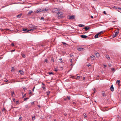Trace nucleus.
I'll use <instances>...</instances> for the list:
<instances>
[{
    "mask_svg": "<svg viewBox=\"0 0 121 121\" xmlns=\"http://www.w3.org/2000/svg\"><path fill=\"white\" fill-rule=\"evenodd\" d=\"M29 26L30 27L32 28L30 30V31L35 30L37 29V27L34 25H30Z\"/></svg>",
    "mask_w": 121,
    "mask_h": 121,
    "instance_id": "f257e3e1",
    "label": "nucleus"
},
{
    "mask_svg": "<svg viewBox=\"0 0 121 121\" xmlns=\"http://www.w3.org/2000/svg\"><path fill=\"white\" fill-rule=\"evenodd\" d=\"M69 17V19L71 20H73L75 19V16L74 15H73L72 16H70Z\"/></svg>",
    "mask_w": 121,
    "mask_h": 121,
    "instance_id": "f03ea898",
    "label": "nucleus"
},
{
    "mask_svg": "<svg viewBox=\"0 0 121 121\" xmlns=\"http://www.w3.org/2000/svg\"><path fill=\"white\" fill-rule=\"evenodd\" d=\"M58 9L57 8L54 9L52 10V12L53 13H58Z\"/></svg>",
    "mask_w": 121,
    "mask_h": 121,
    "instance_id": "7ed1b4c3",
    "label": "nucleus"
},
{
    "mask_svg": "<svg viewBox=\"0 0 121 121\" xmlns=\"http://www.w3.org/2000/svg\"><path fill=\"white\" fill-rule=\"evenodd\" d=\"M42 10V11H43V13H45L48 10V9L47 8H46L45 9H43Z\"/></svg>",
    "mask_w": 121,
    "mask_h": 121,
    "instance_id": "20e7f679",
    "label": "nucleus"
},
{
    "mask_svg": "<svg viewBox=\"0 0 121 121\" xmlns=\"http://www.w3.org/2000/svg\"><path fill=\"white\" fill-rule=\"evenodd\" d=\"M42 10L40 9H38L35 12V13H39L40 12H41L42 11Z\"/></svg>",
    "mask_w": 121,
    "mask_h": 121,
    "instance_id": "39448f33",
    "label": "nucleus"
},
{
    "mask_svg": "<svg viewBox=\"0 0 121 121\" xmlns=\"http://www.w3.org/2000/svg\"><path fill=\"white\" fill-rule=\"evenodd\" d=\"M110 89L112 91H114V88L113 86V85H111V87H110Z\"/></svg>",
    "mask_w": 121,
    "mask_h": 121,
    "instance_id": "423d86ee",
    "label": "nucleus"
},
{
    "mask_svg": "<svg viewBox=\"0 0 121 121\" xmlns=\"http://www.w3.org/2000/svg\"><path fill=\"white\" fill-rule=\"evenodd\" d=\"M22 31H25V32H28L30 31V30H28L27 29H22Z\"/></svg>",
    "mask_w": 121,
    "mask_h": 121,
    "instance_id": "0eeeda50",
    "label": "nucleus"
},
{
    "mask_svg": "<svg viewBox=\"0 0 121 121\" xmlns=\"http://www.w3.org/2000/svg\"><path fill=\"white\" fill-rule=\"evenodd\" d=\"M58 16L59 17L61 15L63 14V13L62 12H58L57 13Z\"/></svg>",
    "mask_w": 121,
    "mask_h": 121,
    "instance_id": "6e6552de",
    "label": "nucleus"
},
{
    "mask_svg": "<svg viewBox=\"0 0 121 121\" xmlns=\"http://www.w3.org/2000/svg\"><path fill=\"white\" fill-rule=\"evenodd\" d=\"M80 36L82 38H86L87 37V36L86 35H82Z\"/></svg>",
    "mask_w": 121,
    "mask_h": 121,
    "instance_id": "1a4fd4ad",
    "label": "nucleus"
},
{
    "mask_svg": "<svg viewBox=\"0 0 121 121\" xmlns=\"http://www.w3.org/2000/svg\"><path fill=\"white\" fill-rule=\"evenodd\" d=\"M100 36V35H99V34H98L95 35V38H99Z\"/></svg>",
    "mask_w": 121,
    "mask_h": 121,
    "instance_id": "9d476101",
    "label": "nucleus"
},
{
    "mask_svg": "<svg viewBox=\"0 0 121 121\" xmlns=\"http://www.w3.org/2000/svg\"><path fill=\"white\" fill-rule=\"evenodd\" d=\"M94 54L97 57H99V54L97 52H95L94 53Z\"/></svg>",
    "mask_w": 121,
    "mask_h": 121,
    "instance_id": "9b49d317",
    "label": "nucleus"
},
{
    "mask_svg": "<svg viewBox=\"0 0 121 121\" xmlns=\"http://www.w3.org/2000/svg\"><path fill=\"white\" fill-rule=\"evenodd\" d=\"M91 58L92 60H94L95 58V56H94L92 55L91 57Z\"/></svg>",
    "mask_w": 121,
    "mask_h": 121,
    "instance_id": "f8f14e48",
    "label": "nucleus"
},
{
    "mask_svg": "<svg viewBox=\"0 0 121 121\" xmlns=\"http://www.w3.org/2000/svg\"><path fill=\"white\" fill-rule=\"evenodd\" d=\"M78 26L80 27H82L84 26L85 25H84L80 24L78 25Z\"/></svg>",
    "mask_w": 121,
    "mask_h": 121,
    "instance_id": "ddd939ff",
    "label": "nucleus"
},
{
    "mask_svg": "<svg viewBox=\"0 0 121 121\" xmlns=\"http://www.w3.org/2000/svg\"><path fill=\"white\" fill-rule=\"evenodd\" d=\"M83 29H85V30L86 31L88 30V29H89V27L88 28V27H85L83 28Z\"/></svg>",
    "mask_w": 121,
    "mask_h": 121,
    "instance_id": "4468645a",
    "label": "nucleus"
},
{
    "mask_svg": "<svg viewBox=\"0 0 121 121\" xmlns=\"http://www.w3.org/2000/svg\"><path fill=\"white\" fill-rule=\"evenodd\" d=\"M83 49V48H78V50L80 51H81Z\"/></svg>",
    "mask_w": 121,
    "mask_h": 121,
    "instance_id": "2eb2a0df",
    "label": "nucleus"
},
{
    "mask_svg": "<svg viewBox=\"0 0 121 121\" xmlns=\"http://www.w3.org/2000/svg\"><path fill=\"white\" fill-rule=\"evenodd\" d=\"M106 57L108 59V60H110V58L109 56L108 55H107L106 56Z\"/></svg>",
    "mask_w": 121,
    "mask_h": 121,
    "instance_id": "dca6fc26",
    "label": "nucleus"
},
{
    "mask_svg": "<svg viewBox=\"0 0 121 121\" xmlns=\"http://www.w3.org/2000/svg\"><path fill=\"white\" fill-rule=\"evenodd\" d=\"M120 82V80H117V81L116 83L118 85H119V83Z\"/></svg>",
    "mask_w": 121,
    "mask_h": 121,
    "instance_id": "f3484780",
    "label": "nucleus"
},
{
    "mask_svg": "<svg viewBox=\"0 0 121 121\" xmlns=\"http://www.w3.org/2000/svg\"><path fill=\"white\" fill-rule=\"evenodd\" d=\"M44 61L45 63H48V62L47 59H45Z\"/></svg>",
    "mask_w": 121,
    "mask_h": 121,
    "instance_id": "a211bd4d",
    "label": "nucleus"
},
{
    "mask_svg": "<svg viewBox=\"0 0 121 121\" xmlns=\"http://www.w3.org/2000/svg\"><path fill=\"white\" fill-rule=\"evenodd\" d=\"M33 11H30L28 13V15H30V14L33 13Z\"/></svg>",
    "mask_w": 121,
    "mask_h": 121,
    "instance_id": "6ab92c4d",
    "label": "nucleus"
},
{
    "mask_svg": "<svg viewBox=\"0 0 121 121\" xmlns=\"http://www.w3.org/2000/svg\"><path fill=\"white\" fill-rule=\"evenodd\" d=\"M22 15L21 14H19L17 15V17L18 18H20Z\"/></svg>",
    "mask_w": 121,
    "mask_h": 121,
    "instance_id": "aec40b11",
    "label": "nucleus"
},
{
    "mask_svg": "<svg viewBox=\"0 0 121 121\" xmlns=\"http://www.w3.org/2000/svg\"><path fill=\"white\" fill-rule=\"evenodd\" d=\"M19 72L21 74H23V72L21 70H19Z\"/></svg>",
    "mask_w": 121,
    "mask_h": 121,
    "instance_id": "412c9836",
    "label": "nucleus"
},
{
    "mask_svg": "<svg viewBox=\"0 0 121 121\" xmlns=\"http://www.w3.org/2000/svg\"><path fill=\"white\" fill-rule=\"evenodd\" d=\"M51 60L53 62H54V60L53 59V57H52L51 58Z\"/></svg>",
    "mask_w": 121,
    "mask_h": 121,
    "instance_id": "4be33fe9",
    "label": "nucleus"
},
{
    "mask_svg": "<svg viewBox=\"0 0 121 121\" xmlns=\"http://www.w3.org/2000/svg\"><path fill=\"white\" fill-rule=\"evenodd\" d=\"M116 40L118 41V42H119L121 41V39L120 38H118V39H117Z\"/></svg>",
    "mask_w": 121,
    "mask_h": 121,
    "instance_id": "5701e85b",
    "label": "nucleus"
},
{
    "mask_svg": "<svg viewBox=\"0 0 121 121\" xmlns=\"http://www.w3.org/2000/svg\"><path fill=\"white\" fill-rule=\"evenodd\" d=\"M93 91H94V93H93V94H94L96 92V90L95 88H94L93 89Z\"/></svg>",
    "mask_w": 121,
    "mask_h": 121,
    "instance_id": "b1692460",
    "label": "nucleus"
},
{
    "mask_svg": "<svg viewBox=\"0 0 121 121\" xmlns=\"http://www.w3.org/2000/svg\"><path fill=\"white\" fill-rule=\"evenodd\" d=\"M22 57H23L24 58L25 57V56L24 54H22Z\"/></svg>",
    "mask_w": 121,
    "mask_h": 121,
    "instance_id": "393cba45",
    "label": "nucleus"
},
{
    "mask_svg": "<svg viewBox=\"0 0 121 121\" xmlns=\"http://www.w3.org/2000/svg\"><path fill=\"white\" fill-rule=\"evenodd\" d=\"M50 92L49 91H48L46 92V93L47 94V95H48L50 93Z\"/></svg>",
    "mask_w": 121,
    "mask_h": 121,
    "instance_id": "a878e982",
    "label": "nucleus"
},
{
    "mask_svg": "<svg viewBox=\"0 0 121 121\" xmlns=\"http://www.w3.org/2000/svg\"><path fill=\"white\" fill-rule=\"evenodd\" d=\"M67 99L69 100H70V97L69 96H67Z\"/></svg>",
    "mask_w": 121,
    "mask_h": 121,
    "instance_id": "bb28decb",
    "label": "nucleus"
},
{
    "mask_svg": "<svg viewBox=\"0 0 121 121\" xmlns=\"http://www.w3.org/2000/svg\"><path fill=\"white\" fill-rule=\"evenodd\" d=\"M84 115V116L85 118H86V117H87V116L86 115V114H83Z\"/></svg>",
    "mask_w": 121,
    "mask_h": 121,
    "instance_id": "cd10ccee",
    "label": "nucleus"
},
{
    "mask_svg": "<svg viewBox=\"0 0 121 121\" xmlns=\"http://www.w3.org/2000/svg\"><path fill=\"white\" fill-rule=\"evenodd\" d=\"M32 117V120H34L35 119V116H34V117Z\"/></svg>",
    "mask_w": 121,
    "mask_h": 121,
    "instance_id": "c85d7f7f",
    "label": "nucleus"
},
{
    "mask_svg": "<svg viewBox=\"0 0 121 121\" xmlns=\"http://www.w3.org/2000/svg\"><path fill=\"white\" fill-rule=\"evenodd\" d=\"M11 93L12 94V95H11L12 96H13V94H14V91H13V92H11Z\"/></svg>",
    "mask_w": 121,
    "mask_h": 121,
    "instance_id": "c756f323",
    "label": "nucleus"
},
{
    "mask_svg": "<svg viewBox=\"0 0 121 121\" xmlns=\"http://www.w3.org/2000/svg\"><path fill=\"white\" fill-rule=\"evenodd\" d=\"M111 69L112 72L115 71V69L114 68H112Z\"/></svg>",
    "mask_w": 121,
    "mask_h": 121,
    "instance_id": "7c9ffc66",
    "label": "nucleus"
},
{
    "mask_svg": "<svg viewBox=\"0 0 121 121\" xmlns=\"http://www.w3.org/2000/svg\"><path fill=\"white\" fill-rule=\"evenodd\" d=\"M115 33L117 34H118L119 33V30H118Z\"/></svg>",
    "mask_w": 121,
    "mask_h": 121,
    "instance_id": "2f4dec72",
    "label": "nucleus"
},
{
    "mask_svg": "<svg viewBox=\"0 0 121 121\" xmlns=\"http://www.w3.org/2000/svg\"><path fill=\"white\" fill-rule=\"evenodd\" d=\"M48 73H49V74L50 75L51 74H53V73L52 72H49Z\"/></svg>",
    "mask_w": 121,
    "mask_h": 121,
    "instance_id": "473e14b6",
    "label": "nucleus"
},
{
    "mask_svg": "<svg viewBox=\"0 0 121 121\" xmlns=\"http://www.w3.org/2000/svg\"><path fill=\"white\" fill-rule=\"evenodd\" d=\"M29 98H24V101L26 100L27 99H29Z\"/></svg>",
    "mask_w": 121,
    "mask_h": 121,
    "instance_id": "72a5a7b5",
    "label": "nucleus"
},
{
    "mask_svg": "<svg viewBox=\"0 0 121 121\" xmlns=\"http://www.w3.org/2000/svg\"><path fill=\"white\" fill-rule=\"evenodd\" d=\"M116 9H119L120 10H121V8H116Z\"/></svg>",
    "mask_w": 121,
    "mask_h": 121,
    "instance_id": "f704fd0d",
    "label": "nucleus"
},
{
    "mask_svg": "<svg viewBox=\"0 0 121 121\" xmlns=\"http://www.w3.org/2000/svg\"><path fill=\"white\" fill-rule=\"evenodd\" d=\"M73 105H76V103L74 102H73Z\"/></svg>",
    "mask_w": 121,
    "mask_h": 121,
    "instance_id": "c9c22d12",
    "label": "nucleus"
},
{
    "mask_svg": "<svg viewBox=\"0 0 121 121\" xmlns=\"http://www.w3.org/2000/svg\"><path fill=\"white\" fill-rule=\"evenodd\" d=\"M14 68L13 67H12V70H11V71H13L14 70Z\"/></svg>",
    "mask_w": 121,
    "mask_h": 121,
    "instance_id": "e433bc0d",
    "label": "nucleus"
},
{
    "mask_svg": "<svg viewBox=\"0 0 121 121\" xmlns=\"http://www.w3.org/2000/svg\"><path fill=\"white\" fill-rule=\"evenodd\" d=\"M103 33V31H101L100 32H99L98 34H99V35L101 33Z\"/></svg>",
    "mask_w": 121,
    "mask_h": 121,
    "instance_id": "4c0bfd02",
    "label": "nucleus"
},
{
    "mask_svg": "<svg viewBox=\"0 0 121 121\" xmlns=\"http://www.w3.org/2000/svg\"><path fill=\"white\" fill-rule=\"evenodd\" d=\"M23 88L24 91H25V90H26V88L25 87H23Z\"/></svg>",
    "mask_w": 121,
    "mask_h": 121,
    "instance_id": "58836bf2",
    "label": "nucleus"
},
{
    "mask_svg": "<svg viewBox=\"0 0 121 121\" xmlns=\"http://www.w3.org/2000/svg\"><path fill=\"white\" fill-rule=\"evenodd\" d=\"M62 43H63V44L64 45H65V44H66V45L67 44L66 43H64V42H62Z\"/></svg>",
    "mask_w": 121,
    "mask_h": 121,
    "instance_id": "ea45409f",
    "label": "nucleus"
},
{
    "mask_svg": "<svg viewBox=\"0 0 121 121\" xmlns=\"http://www.w3.org/2000/svg\"><path fill=\"white\" fill-rule=\"evenodd\" d=\"M16 104H18V101H17L16 102Z\"/></svg>",
    "mask_w": 121,
    "mask_h": 121,
    "instance_id": "a19ab883",
    "label": "nucleus"
},
{
    "mask_svg": "<svg viewBox=\"0 0 121 121\" xmlns=\"http://www.w3.org/2000/svg\"><path fill=\"white\" fill-rule=\"evenodd\" d=\"M25 107L26 108H28V106L27 105H26L25 106Z\"/></svg>",
    "mask_w": 121,
    "mask_h": 121,
    "instance_id": "79ce46f5",
    "label": "nucleus"
},
{
    "mask_svg": "<svg viewBox=\"0 0 121 121\" xmlns=\"http://www.w3.org/2000/svg\"><path fill=\"white\" fill-rule=\"evenodd\" d=\"M31 103L32 105H34L35 104V103L34 102H32Z\"/></svg>",
    "mask_w": 121,
    "mask_h": 121,
    "instance_id": "37998d69",
    "label": "nucleus"
},
{
    "mask_svg": "<svg viewBox=\"0 0 121 121\" xmlns=\"http://www.w3.org/2000/svg\"><path fill=\"white\" fill-rule=\"evenodd\" d=\"M29 94H31V90H29Z\"/></svg>",
    "mask_w": 121,
    "mask_h": 121,
    "instance_id": "c03bdc74",
    "label": "nucleus"
},
{
    "mask_svg": "<svg viewBox=\"0 0 121 121\" xmlns=\"http://www.w3.org/2000/svg\"><path fill=\"white\" fill-rule=\"evenodd\" d=\"M11 45L13 46H14V44L13 43H12V44H11Z\"/></svg>",
    "mask_w": 121,
    "mask_h": 121,
    "instance_id": "a18cd8bd",
    "label": "nucleus"
},
{
    "mask_svg": "<svg viewBox=\"0 0 121 121\" xmlns=\"http://www.w3.org/2000/svg\"><path fill=\"white\" fill-rule=\"evenodd\" d=\"M102 94L103 96H104V95L105 94V93L104 92H103L102 93Z\"/></svg>",
    "mask_w": 121,
    "mask_h": 121,
    "instance_id": "49530a36",
    "label": "nucleus"
},
{
    "mask_svg": "<svg viewBox=\"0 0 121 121\" xmlns=\"http://www.w3.org/2000/svg\"><path fill=\"white\" fill-rule=\"evenodd\" d=\"M115 35H114V37H116L117 35V34H116L115 33Z\"/></svg>",
    "mask_w": 121,
    "mask_h": 121,
    "instance_id": "de8ad7c7",
    "label": "nucleus"
},
{
    "mask_svg": "<svg viewBox=\"0 0 121 121\" xmlns=\"http://www.w3.org/2000/svg\"><path fill=\"white\" fill-rule=\"evenodd\" d=\"M115 35H114V37H116L117 35V34H116L115 33Z\"/></svg>",
    "mask_w": 121,
    "mask_h": 121,
    "instance_id": "09e8293b",
    "label": "nucleus"
},
{
    "mask_svg": "<svg viewBox=\"0 0 121 121\" xmlns=\"http://www.w3.org/2000/svg\"><path fill=\"white\" fill-rule=\"evenodd\" d=\"M42 88H43V89L44 90H45V87H44V86H42Z\"/></svg>",
    "mask_w": 121,
    "mask_h": 121,
    "instance_id": "8fccbe9b",
    "label": "nucleus"
},
{
    "mask_svg": "<svg viewBox=\"0 0 121 121\" xmlns=\"http://www.w3.org/2000/svg\"><path fill=\"white\" fill-rule=\"evenodd\" d=\"M54 70L55 71H56V72L58 70L57 69H54Z\"/></svg>",
    "mask_w": 121,
    "mask_h": 121,
    "instance_id": "3c124183",
    "label": "nucleus"
},
{
    "mask_svg": "<svg viewBox=\"0 0 121 121\" xmlns=\"http://www.w3.org/2000/svg\"><path fill=\"white\" fill-rule=\"evenodd\" d=\"M43 19H44V17H42L40 19V20H42V19L43 20Z\"/></svg>",
    "mask_w": 121,
    "mask_h": 121,
    "instance_id": "603ef678",
    "label": "nucleus"
},
{
    "mask_svg": "<svg viewBox=\"0 0 121 121\" xmlns=\"http://www.w3.org/2000/svg\"><path fill=\"white\" fill-rule=\"evenodd\" d=\"M69 61L70 62H72V59H70Z\"/></svg>",
    "mask_w": 121,
    "mask_h": 121,
    "instance_id": "864d4df0",
    "label": "nucleus"
},
{
    "mask_svg": "<svg viewBox=\"0 0 121 121\" xmlns=\"http://www.w3.org/2000/svg\"><path fill=\"white\" fill-rule=\"evenodd\" d=\"M103 13H104V14H106V13L105 12V11H104Z\"/></svg>",
    "mask_w": 121,
    "mask_h": 121,
    "instance_id": "5fc2aeb1",
    "label": "nucleus"
},
{
    "mask_svg": "<svg viewBox=\"0 0 121 121\" xmlns=\"http://www.w3.org/2000/svg\"><path fill=\"white\" fill-rule=\"evenodd\" d=\"M83 80H85V77H83Z\"/></svg>",
    "mask_w": 121,
    "mask_h": 121,
    "instance_id": "6e6d98bb",
    "label": "nucleus"
},
{
    "mask_svg": "<svg viewBox=\"0 0 121 121\" xmlns=\"http://www.w3.org/2000/svg\"><path fill=\"white\" fill-rule=\"evenodd\" d=\"M37 106L39 107V108H40V106L39 105H37Z\"/></svg>",
    "mask_w": 121,
    "mask_h": 121,
    "instance_id": "4d7b16f0",
    "label": "nucleus"
},
{
    "mask_svg": "<svg viewBox=\"0 0 121 121\" xmlns=\"http://www.w3.org/2000/svg\"><path fill=\"white\" fill-rule=\"evenodd\" d=\"M8 81V80H7V79H6V80H5V82H7Z\"/></svg>",
    "mask_w": 121,
    "mask_h": 121,
    "instance_id": "13d9d810",
    "label": "nucleus"
},
{
    "mask_svg": "<svg viewBox=\"0 0 121 121\" xmlns=\"http://www.w3.org/2000/svg\"><path fill=\"white\" fill-rule=\"evenodd\" d=\"M70 56L71 57H72L73 56V55L72 54H71L70 55Z\"/></svg>",
    "mask_w": 121,
    "mask_h": 121,
    "instance_id": "bf43d9fd",
    "label": "nucleus"
},
{
    "mask_svg": "<svg viewBox=\"0 0 121 121\" xmlns=\"http://www.w3.org/2000/svg\"><path fill=\"white\" fill-rule=\"evenodd\" d=\"M64 99L65 100H67V99L66 98H65Z\"/></svg>",
    "mask_w": 121,
    "mask_h": 121,
    "instance_id": "052dcab7",
    "label": "nucleus"
},
{
    "mask_svg": "<svg viewBox=\"0 0 121 121\" xmlns=\"http://www.w3.org/2000/svg\"><path fill=\"white\" fill-rule=\"evenodd\" d=\"M115 35L114 34H113L112 35V36L113 38H114L115 37H114V36Z\"/></svg>",
    "mask_w": 121,
    "mask_h": 121,
    "instance_id": "680f3d73",
    "label": "nucleus"
},
{
    "mask_svg": "<svg viewBox=\"0 0 121 121\" xmlns=\"http://www.w3.org/2000/svg\"><path fill=\"white\" fill-rule=\"evenodd\" d=\"M117 117L118 118V119H119V116H118V115L117 116Z\"/></svg>",
    "mask_w": 121,
    "mask_h": 121,
    "instance_id": "e2e57ef3",
    "label": "nucleus"
},
{
    "mask_svg": "<svg viewBox=\"0 0 121 121\" xmlns=\"http://www.w3.org/2000/svg\"><path fill=\"white\" fill-rule=\"evenodd\" d=\"M80 78V77L79 76H78L77 77V78Z\"/></svg>",
    "mask_w": 121,
    "mask_h": 121,
    "instance_id": "0e129e2a",
    "label": "nucleus"
},
{
    "mask_svg": "<svg viewBox=\"0 0 121 121\" xmlns=\"http://www.w3.org/2000/svg\"><path fill=\"white\" fill-rule=\"evenodd\" d=\"M15 51V49H14V50H12V52H14V51Z\"/></svg>",
    "mask_w": 121,
    "mask_h": 121,
    "instance_id": "69168bd1",
    "label": "nucleus"
},
{
    "mask_svg": "<svg viewBox=\"0 0 121 121\" xmlns=\"http://www.w3.org/2000/svg\"><path fill=\"white\" fill-rule=\"evenodd\" d=\"M65 116H66L67 115V114L66 113H65L64 114Z\"/></svg>",
    "mask_w": 121,
    "mask_h": 121,
    "instance_id": "338daca9",
    "label": "nucleus"
},
{
    "mask_svg": "<svg viewBox=\"0 0 121 121\" xmlns=\"http://www.w3.org/2000/svg\"><path fill=\"white\" fill-rule=\"evenodd\" d=\"M5 110V109L4 108L3 109V111L4 110Z\"/></svg>",
    "mask_w": 121,
    "mask_h": 121,
    "instance_id": "774afa93",
    "label": "nucleus"
}]
</instances>
